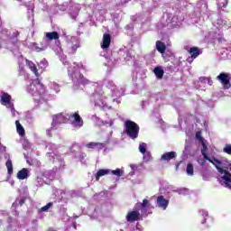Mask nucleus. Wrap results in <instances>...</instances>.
<instances>
[{
  "label": "nucleus",
  "mask_w": 231,
  "mask_h": 231,
  "mask_svg": "<svg viewBox=\"0 0 231 231\" xmlns=\"http://www.w3.org/2000/svg\"><path fill=\"white\" fill-rule=\"evenodd\" d=\"M125 133L132 140H136L140 133V126L137 125L134 121H126L125 124Z\"/></svg>",
  "instance_id": "obj_1"
},
{
  "label": "nucleus",
  "mask_w": 231,
  "mask_h": 231,
  "mask_svg": "<svg viewBox=\"0 0 231 231\" xmlns=\"http://www.w3.org/2000/svg\"><path fill=\"white\" fill-rule=\"evenodd\" d=\"M230 73L221 72L217 77V80L222 84L224 89H230L231 83H230Z\"/></svg>",
  "instance_id": "obj_2"
},
{
  "label": "nucleus",
  "mask_w": 231,
  "mask_h": 231,
  "mask_svg": "<svg viewBox=\"0 0 231 231\" xmlns=\"http://www.w3.org/2000/svg\"><path fill=\"white\" fill-rule=\"evenodd\" d=\"M216 169L217 171L220 173V174H225L223 177H222V180H224V183L226 184V187H227L228 189H231V173L223 169V167L219 166V165H216Z\"/></svg>",
  "instance_id": "obj_3"
},
{
  "label": "nucleus",
  "mask_w": 231,
  "mask_h": 231,
  "mask_svg": "<svg viewBox=\"0 0 231 231\" xmlns=\"http://www.w3.org/2000/svg\"><path fill=\"white\" fill-rule=\"evenodd\" d=\"M69 120H70L71 124L75 125V127H82L84 125V120L80 117L79 113L75 112L67 116Z\"/></svg>",
  "instance_id": "obj_4"
},
{
  "label": "nucleus",
  "mask_w": 231,
  "mask_h": 231,
  "mask_svg": "<svg viewBox=\"0 0 231 231\" xmlns=\"http://www.w3.org/2000/svg\"><path fill=\"white\" fill-rule=\"evenodd\" d=\"M208 147L206 146V144H203V150H201V154L203 156V158H205L208 162H209V163H212V165H222L223 162L219 160H217V158H213L210 159L208 157V155L207 154V151H208Z\"/></svg>",
  "instance_id": "obj_5"
},
{
  "label": "nucleus",
  "mask_w": 231,
  "mask_h": 231,
  "mask_svg": "<svg viewBox=\"0 0 231 231\" xmlns=\"http://www.w3.org/2000/svg\"><path fill=\"white\" fill-rule=\"evenodd\" d=\"M140 211H129L126 215V221L128 223H134V221H140Z\"/></svg>",
  "instance_id": "obj_6"
},
{
  "label": "nucleus",
  "mask_w": 231,
  "mask_h": 231,
  "mask_svg": "<svg viewBox=\"0 0 231 231\" xmlns=\"http://www.w3.org/2000/svg\"><path fill=\"white\" fill-rule=\"evenodd\" d=\"M68 117L62 114H58L53 116L51 125H57L58 124H66Z\"/></svg>",
  "instance_id": "obj_7"
},
{
  "label": "nucleus",
  "mask_w": 231,
  "mask_h": 231,
  "mask_svg": "<svg viewBox=\"0 0 231 231\" xmlns=\"http://www.w3.org/2000/svg\"><path fill=\"white\" fill-rule=\"evenodd\" d=\"M111 46V34L104 33L103 34V42L101 43L102 50H107Z\"/></svg>",
  "instance_id": "obj_8"
},
{
  "label": "nucleus",
  "mask_w": 231,
  "mask_h": 231,
  "mask_svg": "<svg viewBox=\"0 0 231 231\" xmlns=\"http://www.w3.org/2000/svg\"><path fill=\"white\" fill-rule=\"evenodd\" d=\"M17 180H26L30 178V171L28 168H23L16 174Z\"/></svg>",
  "instance_id": "obj_9"
},
{
  "label": "nucleus",
  "mask_w": 231,
  "mask_h": 231,
  "mask_svg": "<svg viewBox=\"0 0 231 231\" xmlns=\"http://www.w3.org/2000/svg\"><path fill=\"white\" fill-rule=\"evenodd\" d=\"M157 205L162 208V210H166L167 207H169V200L166 199L163 196H159L157 198Z\"/></svg>",
  "instance_id": "obj_10"
},
{
  "label": "nucleus",
  "mask_w": 231,
  "mask_h": 231,
  "mask_svg": "<svg viewBox=\"0 0 231 231\" xmlns=\"http://www.w3.org/2000/svg\"><path fill=\"white\" fill-rule=\"evenodd\" d=\"M0 102L2 106H10V104H12V96H10L8 93L2 94Z\"/></svg>",
  "instance_id": "obj_11"
},
{
  "label": "nucleus",
  "mask_w": 231,
  "mask_h": 231,
  "mask_svg": "<svg viewBox=\"0 0 231 231\" xmlns=\"http://www.w3.org/2000/svg\"><path fill=\"white\" fill-rule=\"evenodd\" d=\"M176 158V152H168L161 156L162 162H171Z\"/></svg>",
  "instance_id": "obj_12"
},
{
  "label": "nucleus",
  "mask_w": 231,
  "mask_h": 231,
  "mask_svg": "<svg viewBox=\"0 0 231 231\" xmlns=\"http://www.w3.org/2000/svg\"><path fill=\"white\" fill-rule=\"evenodd\" d=\"M26 65L28 66L29 69L32 71L35 75V77H39V69H37V66L33 61L26 60Z\"/></svg>",
  "instance_id": "obj_13"
},
{
  "label": "nucleus",
  "mask_w": 231,
  "mask_h": 231,
  "mask_svg": "<svg viewBox=\"0 0 231 231\" xmlns=\"http://www.w3.org/2000/svg\"><path fill=\"white\" fill-rule=\"evenodd\" d=\"M155 48L159 53H165L167 51V45L163 43L162 41H157L155 43Z\"/></svg>",
  "instance_id": "obj_14"
},
{
  "label": "nucleus",
  "mask_w": 231,
  "mask_h": 231,
  "mask_svg": "<svg viewBox=\"0 0 231 231\" xmlns=\"http://www.w3.org/2000/svg\"><path fill=\"white\" fill-rule=\"evenodd\" d=\"M189 53L191 55V59H198L201 55V51L198 47H191Z\"/></svg>",
  "instance_id": "obj_15"
},
{
  "label": "nucleus",
  "mask_w": 231,
  "mask_h": 231,
  "mask_svg": "<svg viewBox=\"0 0 231 231\" xmlns=\"http://www.w3.org/2000/svg\"><path fill=\"white\" fill-rule=\"evenodd\" d=\"M45 37L49 40V41H58V39L60 38L59 32H46Z\"/></svg>",
  "instance_id": "obj_16"
},
{
  "label": "nucleus",
  "mask_w": 231,
  "mask_h": 231,
  "mask_svg": "<svg viewBox=\"0 0 231 231\" xmlns=\"http://www.w3.org/2000/svg\"><path fill=\"white\" fill-rule=\"evenodd\" d=\"M111 172L110 170H106V169H101L99 171H97V174H96V181H98V180H100V178H102V176H106V174H109Z\"/></svg>",
  "instance_id": "obj_17"
},
{
  "label": "nucleus",
  "mask_w": 231,
  "mask_h": 231,
  "mask_svg": "<svg viewBox=\"0 0 231 231\" xmlns=\"http://www.w3.org/2000/svg\"><path fill=\"white\" fill-rule=\"evenodd\" d=\"M153 73H154L155 77H157V79H163L164 71L162 69L161 67L154 68Z\"/></svg>",
  "instance_id": "obj_18"
},
{
  "label": "nucleus",
  "mask_w": 231,
  "mask_h": 231,
  "mask_svg": "<svg viewBox=\"0 0 231 231\" xmlns=\"http://www.w3.org/2000/svg\"><path fill=\"white\" fill-rule=\"evenodd\" d=\"M16 124V131L20 136H24L25 131L24 127H23V125L19 121H15Z\"/></svg>",
  "instance_id": "obj_19"
},
{
  "label": "nucleus",
  "mask_w": 231,
  "mask_h": 231,
  "mask_svg": "<svg viewBox=\"0 0 231 231\" xmlns=\"http://www.w3.org/2000/svg\"><path fill=\"white\" fill-rule=\"evenodd\" d=\"M5 166L7 169V172L9 175L14 174V164L12 163V160L8 159L5 162Z\"/></svg>",
  "instance_id": "obj_20"
},
{
  "label": "nucleus",
  "mask_w": 231,
  "mask_h": 231,
  "mask_svg": "<svg viewBox=\"0 0 231 231\" xmlns=\"http://www.w3.org/2000/svg\"><path fill=\"white\" fill-rule=\"evenodd\" d=\"M186 172L188 176H194V165L192 163H188Z\"/></svg>",
  "instance_id": "obj_21"
},
{
  "label": "nucleus",
  "mask_w": 231,
  "mask_h": 231,
  "mask_svg": "<svg viewBox=\"0 0 231 231\" xmlns=\"http://www.w3.org/2000/svg\"><path fill=\"white\" fill-rule=\"evenodd\" d=\"M218 8H226L228 5V0H217Z\"/></svg>",
  "instance_id": "obj_22"
},
{
  "label": "nucleus",
  "mask_w": 231,
  "mask_h": 231,
  "mask_svg": "<svg viewBox=\"0 0 231 231\" xmlns=\"http://www.w3.org/2000/svg\"><path fill=\"white\" fill-rule=\"evenodd\" d=\"M51 207H53V202H49L46 206L42 207L39 212H48Z\"/></svg>",
  "instance_id": "obj_23"
},
{
  "label": "nucleus",
  "mask_w": 231,
  "mask_h": 231,
  "mask_svg": "<svg viewBox=\"0 0 231 231\" xmlns=\"http://www.w3.org/2000/svg\"><path fill=\"white\" fill-rule=\"evenodd\" d=\"M149 205V200L148 199H143V203H137L135 205V208H141V207L143 208H145V207H147Z\"/></svg>",
  "instance_id": "obj_24"
},
{
  "label": "nucleus",
  "mask_w": 231,
  "mask_h": 231,
  "mask_svg": "<svg viewBox=\"0 0 231 231\" xmlns=\"http://www.w3.org/2000/svg\"><path fill=\"white\" fill-rule=\"evenodd\" d=\"M111 174H114V176H122L124 174V171H122V170H120V168H117L114 171H111Z\"/></svg>",
  "instance_id": "obj_25"
},
{
  "label": "nucleus",
  "mask_w": 231,
  "mask_h": 231,
  "mask_svg": "<svg viewBox=\"0 0 231 231\" xmlns=\"http://www.w3.org/2000/svg\"><path fill=\"white\" fill-rule=\"evenodd\" d=\"M196 138L199 142L202 143V145H205V143H203V137L201 136V132L196 133Z\"/></svg>",
  "instance_id": "obj_26"
},
{
  "label": "nucleus",
  "mask_w": 231,
  "mask_h": 231,
  "mask_svg": "<svg viewBox=\"0 0 231 231\" xmlns=\"http://www.w3.org/2000/svg\"><path fill=\"white\" fill-rule=\"evenodd\" d=\"M139 151L140 152H142V154H145V152H147V149L145 148L144 143L139 145Z\"/></svg>",
  "instance_id": "obj_27"
},
{
  "label": "nucleus",
  "mask_w": 231,
  "mask_h": 231,
  "mask_svg": "<svg viewBox=\"0 0 231 231\" xmlns=\"http://www.w3.org/2000/svg\"><path fill=\"white\" fill-rule=\"evenodd\" d=\"M224 152L226 154H231V144H226V147L224 148Z\"/></svg>",
  "instance_id": "obj_28"
},
{
  "label": "nucleus",
  "mask_w": 231,
  "mask_h": 231,
  "mask_svg": "<svg viewBox=\"0 0 231 231\" xmlns=\"http://www.w3.org/2000/svg\"><path fill=\"white\" fill-rule=\"evenodd\" d=\"M207 159L204 158V159H199L198 160V163H199L201 165V167H203L205 165V163H207Z\"/></svg>",
  "instance_id": "obj_29"
},
{
  "label": "nucleus",
  "mask_w": 231,
  "mask_h": 231,
  "mask_svg": "<svg viewBox=\"0 0 231 231\" xmlns=\"http://www.w3.org/2000/svg\"><path fill=\"white\" fill-rule=\"evenodd\" d=\"M32 48L35 50V51H38V52L42 51V49L41 47L37 46V43H34L32 45Z\"/></svg>",
  "instance_id": "obj_30"
},
{
  "label": "nucleus",
  "mask_w": 231,
  "mask_h": 231,
  "mask_svg": "<svg viewBox=\"0 0 231 231\" xmlns=\"http://www.w3.org/2000/svg\"><path fill=\"white\" fill-rule=\"evenodd\" d=\"M87 147L88 149H93L94 147H97V143H89L87 144Z\"/></svg>",
  "instance_id": "obj_31"
},
{
  "label": "nucleus",
  "mask_w": 231,
  "mask_h": 231,
  "mask_svg": "<svg viewBox=\"0 0 231 231\" xmlns=\"http://www.w3.org/2000/svg\"><path fill=\"white\" fill-rule=\"evenodd\" d=\"M71 50H72L73 53H76L77 50H79V45H77V44L72 45Z\"/></svg>",
  "instance_id": "obj_32"
},
{
  "label": "nucleus",
  "mask_w": 231,
  "mask_h": 231,
  "mask_svg": "<svg viewBox=\"0 0 231 231\" xmlns=\"http://www.w3.org/2000/svg\"><path fill=\"white\" fill-rule=\"evenodd\" d=\"M53 127H51L50 129L47 130V135L49 136V138H51L52 134H51V131H53Z\"/></svg>",
  "instance_id": "obj_33"
},
{
  "label": "nucleus",
  "mask_w": 231,
  "mask_h": 231,
  "mask_svg": "<svg viewBox=\"0 0 231 231\" xmlns=\"http://www.w3.org/2000/svg\"><path fill=\"white\" fill-rule=\"evenodd\" d=\"M25 202H26V199H20L19 200L20 207H23V205H24Z\"/></svg>",
  "instance_id": "obj_34"
},
{
  "label": "nucleus",
  "mask_w": 231,
  "mask_h": 231,
  "mask_svg": "<svg viewBox=\"0 0 231 231\" xmlns=\"http://www.w3.org/2000/svg\"><path fill=\"white\" fill-rule=\"evenodd\" d=\"M0 151L1 152H6V146H1Z\"/></svg>",
  "instance_id": "obj_35"
},
{
  "label": "nucleus",
  "mask_w": 231,
  "mask_h": 231,
  "mask_svg": "<svg viewBox=\"0 0 231 231\" xmlns=\"http://www.w3.org/2000/svg\"><path fill=\"white\" fill-rule=\"evenodd\" d=\"M81 84H83L84 86H86V84H89V80H88V79H83V81L81 82Z\"/></svg>",
  "instance_id": "obj_36"
},
{
  "label": "nucleus",
  "mask_w": 231,
  "mask_h": 231,
  "mask_svg": "<svg viewBox=\"0 0 231 231\" xmlns=\"http://www.w3.org/2000/svg\"><path fill=\"white\" fill-rule=\"evenodd\" d=\"M130 167H131L132 171H136V169H138L136 167V165H134V164H131Z\"/></svg>",
  "instance_id": "obj_37"
},
{
  "label": "nucleus",
  "mask_w": 231,
  "mask_h": 231,
  "mask_svg": "<svg viewBox=\"0 0 231 231\" xmlns=\"http://www.w3.org/2000/svg\"><path fill=\"white\" fill-rule=\"evenodd\" d=\"M14 35L16 37V39H17V37H19V32H14Z\"/></svg>",
  "instance_id": "obj_38"
},
{
  "label": "nucleus",
  "mask_w": 231,
  "mask_h": 231,
  "mask_svg": "<svg viewBox=\"0 0 231 231\" xmlns=\"http://www.w3.org/2000/svg\"><path fill=\"white\" fill-rule=\"evenodd\" d=\"M5 158H10V154L6 153Z\"/></svg>",
  "instance_id": "obj_39"
},
{
  "label": "nucleus",
  "mask_w": 231,
  "mask_h": 231,
  "mask_svg": "<svg viewBox=\"0 0 231 231\" xmlns=\"http://www.w3.org/2000/svg\"><path fill=\"white\" fill-rule=\"evenodd\" d=\"M38 86H41V81L38 79Z\"/></svg>",
  "instance_id": "obj_40"
}]
</instances>
